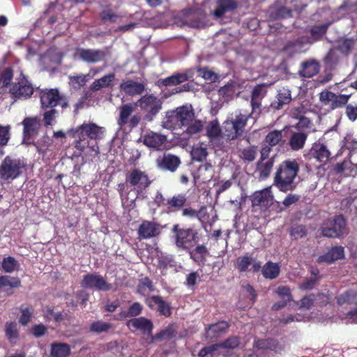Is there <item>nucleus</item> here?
<instances>
[{
	"label": "nucleus",
	"mask_w": 357,
	"mask_h": 357,
	"mask_svg": "<svg viewBox=\"0 0 357 357\" xmlns=\"http://www.w3.org/2000/svg\"><path fill=\"white\" fill-rule=\"evenodd\" d=\"M73 137L80 136L82 139H97L101 138L103 133V128L98 126L95 123H83L71 130Z\"/></svg>",
	"instance_id": "4468645a"
},
{
	"label": "nucleus",
	"mask_w": 357,
	"mask_h": 357,
	"mask_svg": "<svg viewBox=\"0 0 357 357\" xmlns=\"http://www.w3.org/2000/svg\"><path fill=\"white\" fill-rule=\"evenodd\" d=\"M115 79V74L111 73L105 75L101 78L96 79L89 86V90L92 92H96L102 88L108 87Z\"/></svg>",
	"instance_id": "f704fd0d"
},
{
	"label": "nucleus",
	"mask_w": 357,
	"mask_h": 357,
	"mask_svg": "<svg viewBox=\"0 0 357 357\" xmlns=\"http://www.w3.org/2000/svg\"><path fill=\"white\" fill-rule=\"evenodd\" d=\"M119 89L126 94L134 96L141 95L145 90V86L143 83L137 82L133 80H128L122 82L119 85Z\"/></svg>",
	"instance_id": "cd10ccee"
},
{
	"label": "nucleus",
	"mask_w": 357,
	"mask_h": 357,
	"mask_svg": "<svg viewBox=\"0 0 357 357\" xmlns=\"http://www.w3.org/2000/svg\"><path fill=\"white\" fill-rule=\"evenodd\" d=\"M39 97L43 108H54L61 106L62 109H66L69 107L67 97L61 93L56 88L40 89Z\"/></svg>",
	"instance_id": "0eeeda50"
},
{
	"label": "nucleus",
	"mask_w": 357,
	"mask_h": 357,
	"mask_svg": "<svg viewBox=\"0 0 357 357\" xmlns=\"http://www.w3.org/2000/svg\"><path fill=\"white\" fill-rule=\"evenodd\" d=\"M21 314L19 318V322L22 326H26L31 320L34 310L31 306L24 307L21 305L20 307Z\"/></svg>",
	"instance_id": "8fccbe9b"
},
{
	"label": "nucleus",
	"mask_w": 357,
	"mask_h": 357,
	"mask_svg": "<svg viewBox=\"0 0 357 357\" xmlns=\"http://www.w3.org/2000/svg\"><path fill=\"white\" fill-rule=\"evenodd\" d=\"M126 324L130 330L139 331L147 335H151L153 329L151 320L144 317L131 319L127 321Z\"/></svg>",
	"instance_id": "a211bd4d"
},
{
	"label": "nucleus",
	"mask_w": 357,
	"mask_h": 357,
	"mask_svg": "<svg viewBox=\"0 0 357 357\" xmlns=\"http://www.w3.org/2000/svg\"><path fill=\"white\" fill-rule=\"evenodd\" d=\"M335 49L344 56H348L354 46V40L352 38H342L337 41Z\"/></svg>",
	"instance_id": "c03bdc74"
},
{
	"label": "nucleus",
	"mask_w": 357,
	"mask_h": 357,
	"mask_svg": "<svg viewBox=\"0 0 357 357\" xmlns=\"http://www.w3.org/2000/svg\"><path fill=\"white\" fill-rule=\"evenodd\" d=\"M191 77L187 73H176L161 79V83L165 86L178 85L188 80Z\"/></svg>",
	"instance_id": "a19ab883"
},
{
	"label": "nucleus",
	"mask_w": 357,
	"mask_h": 357,
	"mask_svg": "<svg viewBox=\"0 0 357 357\" xmlns=\"http://www.w3.org/2000/svg\"><path fill=\"white\" fill-rule=\"evenodd\" d=\"M240 344V338L238 336H230L225 341L218 343L219 348L236 349Z\"/></svg>",
	"instance_id": "bf43d9fd"
},
{
	"label": "nucleus",
	"mask_w": 357,
	"mask_h": 357,
	"mask_svg": "<svg viewBox=\"0 0 357 357\" xmlns=\"http://www.w3.org/2000/svg\"><path fill=\"white\" fill-rule=\"evenodd\" d=\"M176 328L174 324L168 325L165 329L155 334L153 340L160 341L165 339L170 340L176 335Z\"/></svg>",
	"instance_id": "a18cd8bd"
},
{
	"label": "nucleus",
	"mask_w": 357,
	"mask_h": 357,
	"mask_svg": "<svg viewBox=\"0 0 357 357\" xmlns=\"http://www.w3.org/2000/svg\"><path fill=\"white\" fill-rule=\"evenodd\" d=\"M195 116L191 105H183L166 112L162 121L163 127L168 130L181 129L192 123Z\"/></svg>",
	"instance_id": "f03ea898"
},
{
	"label": "nucleus",
	"mask_w": 357,
	"mask_h": 357,
	"mask_svg": "<svg viewBox=\"0 0 357 357\" xmlns=\"http://www.w3.org/2000/svg\"><path fill=\"white\" fill-rule=\"evenodd\" d=\"M70 352V347L66 343L53 342L51 344L50 355L52 357H68Z\"/></svg>",
	"instance_id": "e433bc0d"
},
{
	"label": "nucleus",
	"mask_w": 357,
	"mask_h": 357,
	"mask_svg": "<svg viewBox=\"0 0 357 357\" xmlns=\"http://www.w3.org/2000/svg\"><path fill=\"white\" fill-rule=\"evenodd\" d=\"M221 132L222 130L217 121H211L206 128L207 136L209 138H218V137L220 136Z\"/></svg>",
	"instance_id": "13d9d810"
},
{
	"label": "nucleus",
	"mask_w": 357,
	"mask_h": 357,
	"mask_svg": "<svg viewBox=\"0 0 357 357\" xmlns=\"http://www.w3.org/2000/svg\"><path fill=\"white\" fill-rule=\"evenodd\" d=\"M344 257V250L342 246H335L330 249L324 255H320L317 261L319 264L326 263L332 264L333 262L343 259Z\"/></svg>",
	"instance_id": "5701e85b"
},
{
	"label": "nucleus",
	"mask_w": 357,
	"mask_h": 357,
	"mask_svg": "<svg viewBox=\"0 0 357 357\" xmlns=\"http://www.w3.org/2000/svg\"><path fill=\"white\" fill-rule=\"evenodd\" d=\"M112 328V324L102 321L93 322L90 326V331L96 333L107 332Z\"/></svg>",
	"instance_id": "864d4df0"
},
{
	"label": "nucleus",
	"mask_w": 357,
	"mask_h": 357,
	"mask_svg": "<svg viewBox=\"0 0 357 357\" xmlns=\"http://www.w3.org/2000/svg\"><path fill=\"white\" fill-rule=\"evenodd\" d=\"M5 335L11 344H15L19 338V331L15 321L6 322L5 324Z\"/></svg>",
	"instance_id": "79ce46f5"
},
{
	"label": "nucleus",
	"mask_w": 357,
	"mask_h": 357,
	"mask_svg": "<svg viewBox=\"0 0 357 357\" xmlns=\"http://www.w3.org/2000/svg\"><path fill=\"white\" fill-rule=\"evenodd\" d=\"M270 149L268 148L261 149L260 158L256 163V173L258 174V178L260 181L267 179L271 174L275 163V158H269Z\"/></svg>",
	"instance_id": "f8f14e48"
},
{
	"label": "nucleus",
	"mask_w": 357,
	"mask_h": 357,
	"mask_svg": "<svg viewBox=\"0 0 357 357\" xmlns=\"http://www.w3.org/2000/svg\"><path fill=\"white\" fill-rule=\"evenodd\" d=\"M352 304L356 305L354 310L348 312L346 314L347 319L351 324H357V291H354L352 293Z\"/></svg>",
	"instance_id": "69168bd1"
},
{
	"label": "nucleus",
	"mask_w": 357,
	"mask_h": 357,
	"mask_svg": "<svg viewBox=\"0 0 357 357\" xmlns=\"http://www.w3.org/2000/svg\"><path fill=\"white\" fill-rule=\"evenodd\" d=\"M186 133L192 135L201 132L203 129V123L201 120L192 121V123L186 126Z\"/></svg>",
	"instance_id": "338daca9"
},
{
	"label": "nucleus",
	"mask_w": 357,
	"mask_h": 357,
	"mask_svg": "<svg viewBox=\"0 0 357 357\" xmlns=\"http://www.w3.org/2000/svg\"><path fill=\"white\" fill-rule=\"evenodd\" d=\"M172 230L175 234L176 245L182 250H190L199 241L198 231L193 228H180L174 225Z\"/></svg>",
	"instance_id": "423d86ee"
},
{
	"label": "nucleus",
	"mask_w": 357,
	"mask_h": 357,
	"mask_svg": "<svg viewBox=\"0 0 357 357\" xmlns=\"http://www.w3.org/2000/svg\"><path fill=\"white\" fill-rule=\"evenodd\" d=\"M145 288H147L150 291H153L155 289L152 280L148 277H145L140 281L137 288V293L144 295Z\"/></svg>",
	"instance_id": "680f3d73"
},
{
	"label": "nucleus",
	"mask_w": 357,
	"mask_h": 357,
	"mask_svg": "<svg viewBox=\"0 0 357 357\" xmlns=\"http://www.w3.org/2000/svg\"><path fill=\"white\" fill-rule=\"evenodd\" d=\"M352 163L347 160H344L342 162L337 163L333 166V170L335 174H344L345 176H348L347 171L351 168Z\"/></svg>",
	"instance_id": "052dcab7"
},
{
	"label": "nucleus",
	"mask_w": 357,
	"mask_h": 357,
	"mask_svg": "<svg viewBox=\"0 0 357 357\" xmlns=\"http://www.w3.org/2000/svg\"><path fill=\"white\" fill-rule=\"evenodd\" d=\"M26 166L24 159L7 155L0 165V178L4 181H13L22 174Z\"/></svg>",
	"instance_id": "39448f33"
},
{
	"label": "nucleus",
	"mask_w": 357,
	"mask_h": 357,
	"mask_svg": "<svg viewBox=\"0 0 357 357\" xmlns=\"http://www.w3.org/2000/svg\"><path fill=\"white\" fill-rule=\"evenodd\" d=\"M190 259L197 264H204L208 255L207 248L204 245H198L193 250H188Z\"/></svg>",
	"instance_id": "c9c22d12"
},
{
	"label": "nucleus",
	"mask_w": 357,
	"mask_h": 357,
	"mask_svg": "<svg viewBox=\"0 0 357 357\" xmlns=\"http://www.w3.org/2000/svg\"><path fill=\"white\" fill-rule=\"evenodd\" d=\"M319 63L315 59H310L301 63L299 75L301 77L310 78L319 72Z\"/></svg>",
	"instance_id": "a878e982"
},
{
	"label": "nucleus",
	"mask_w": 357,
	"mask_h": 357,
	"mask_svg": "<svg viewBox=\"0 0 357 357\" xmlns=\"http://www.w3.org/2000/svg\"><path fill=\"white\" fill-rule=\"evenodd\" d=\"M267 84H261L253 88L251 93V106L253 112L260 109L261 100L267 93Z\"/></svg>",
	"instance_id": "393cba45"
},
{
	"label": "nucleus",
	"mask_w": 357,
	"mask_h": 357,
	"mask_svg": "<svg viewBox=\"0 0 357 357\" xmlns=\"http://www.w3.org/2000/svg\"><path fill=\"white\" fill-rule=\"evenodd\" d=\"M69 84L74 89L79 90L86 84V80L84 77H82L81 75H70L68 77Z\"/></svg>",
	"instance_id": "0e129e2a"
},
{
	"label": "nucleus",
	"mask_w": 357,
	"mask_h": 357,
	"mask_svg": "<svg viewBox=\"0 0 357 357\" xmlns=\"http://www.w3.org/2000/svg\"><path fill=\"white\" fill-rule=\"evenodd\" d=\"M143 307L139 302L133 303L126 311H121L119 316L122 318L132 317L139 315L142 312Z\"/></svg>",
	"instance_id": "de8ad7c7"
},
{
	"label": "nucleus",
	"mask_w": 357,
	"mask_h": 357,
	"mask_svg": "<svg viewBox=\"0 0 357 357\" xmlns=\"http://www.w3.org/2000/svg\"><path fill=\"white\" fill-rule=\"evenodd\" d=\"M156 309L160 314L165 317H170L172 313L170 303L164 301L163 298H162Z\"/></svg>",
	"instance_id": "774afa93"
},
{
	"label": "nucleus",
	"mask_w": 357,
	"mask_h": 357,
	"mask_svg": "<svg viewBox=\"0 0 357 357\" xmlns=\"http://www.w3.org/2000/svg\"><path fill=\"white\" fill-rule=\"evenodd\" d=\"M160 234L159 225L155 222L144 220L138 229L139 237L141 239H147L155 237Z\"/></svg>",
	"instance_id": "aec40b11"
},
{
	"label": "nucleus",
	"mask_w": 357,
	"mask_h": 357,
	"mask_svg": "<svg viewBox=\"0 0 357 357\" xmlns=\"http://www.w3.org/2000/svg\"><path fill=\"white\" fill-rule=\"evenodd\" d=\"M208 151L205 147H193L191 151V157L194 161L203 162L206 159Z\"/></svg>",
	"instance_id": "5fc2aeb1"
},
{
	"label": "nucleus",
	"mask_w": 357,
	"mask_h": 357,
	"mask_svg": "<svg viewBox=\"0 0 357 357\" xmlns=\"http://www.w3.org/2000/svg\"><path fill=\"white\" fill-rule=\"evenodd\" d=\"M280 268L277 263L271 261L266 262L262 267L261 273L266 279L273 280L278 277Z\"/></svg>",
	"instance_id": "ea45409f"
},
{
	"label": "nucleus",
	"mask_w": 357,
	"mask_h": 357,
	"mask_svg": "<svg viewBox=\"0 0 357 357\" xmlns=\"http://www.w3.org/2000/svg\"><path fill=\"white\" fill-rule=\"evenodd\" d=\"M167 141L165 135L151 132L143 137V143L146 146L159 149Z\"/></svg>",
	"instance_id": "473e14b6"
},
{
	"label": "nucleus",
	"mask_w": 357,
	"mask_h": 357,
	"mask_svg": "<svg viewBox=\"0 0 357 357\" xmlns=\"http://www.w3.org/2000/svg\"><path fill=\"white\" fill-rule=\"evenodd\" d=\"M299 171L300 166L296 159L282 161L278 166L274 174V185L281 192L293 191L297 185L294 181Z\"/></svg>",
	"instance_id": "f257e3e1"
},
{
	"label": "nucleus",
	"mask_w": 357,
	"mask_h": 357,
	"mask_svg": "<svg viewBox=\"0 0 357 357\" xmlns=\"http://www.w3.org/2000/svg\"><path fill=\"white\" fill-rule=\"evenodd\" d=\"M309 154L317 161L324 163L328 160L331 155V153L326 146L321 143H314Z\"/></svg>",
	"instance_id": "c85d7f7f"
},
{
	"label": "nucleus",
	"mask_w": 357,
	"mask_h": 357,
	"mask_svg": "<svg viewBox=\"0 0 357 357\" xmlns=\"http://www.w3.org/2000/svg\"><path fill=\"white\" fill-rule=\"evenodd\" d=\"M20 264L13 257H4L1 262V268L6 273H13L17 270Z\"/></svg>",
	"instance_id": "3c124183"
},
{
	"label": "nucleus",
	"mask_w": 357,
	"mask_h": 357,
	"mask_svg": "<svg viewBox=\"0 0 357 357\" xmlns=\"http://www.w3.org/2000/svg\"><path fill=\"white\" fill-rule=\"evenodd\" d=\"M187 202L185 194H177L167 199L165 207L168 212L175 213L183 209Z\"/></svg>",
	"instance_id": "b1692460"
},
{
	"label": "nucleus",
	"mask_w": 357,
	"mask_h": 357,
	"mask_svg": "<svg viewBox=\"0 0 357 357\" xmlns=\"http://www.w3.org/2000/svg\"><path fill=\"white\" fill-rule=\"evenodd\" d=\"M273 195L270 188H266L255 191L250 196L252 206H259L261 208H268L273 204Z\"/></svg>",
	"instance_id": "dca6fc26"
},
{
	"label": "nucleus",
	"mask_w": 357,
	"mask_h": 357,
	"mask_svg": "<svg viewBox=\"0 0 357 357\" xmlns=\"http://www.w3.org/2000/svg\"><path fill=\"white\" fill-rule=\"evenodd\" d=\"M253 259L248 255L238 257L236 261V268L240 273L248 271V267L252 264Z\"/></svg>",
	"instance_id": "6e6d98bb"
},
{
	"label": "nucleus",
	"mask_w": 357,
	"mask_h": 357,
	"mask_svg": "<svg viewBox=\"0 0 357 357\" xmlns=\"http://www.w3.org/2000/svg\"><path fill=\"white\" fill-rule=\"evenodd\" d=\"M229 328V324L226 321H220L215 324H210L205 328V337L207 340L213 341L225 333Z\"/></svg>",
	"instance_id": "6ab92c4d"
},
{
	"label": "nucleus",
	"mask_w": 357,
	"mask_h": 357,
	"mask_svg": "<svg viewBox=\"0 0 357 357\" xmlns=\"http://www.w3.org/2000/svg\"><path fill=\"white\" fill-rule=\"evenodd\" d=\"M251 114H241L236 115L234 119L226 120L223 123L222 134L228 141H231L241 137L245 129Z\"/></svg>",
	"instance_id": "7ed1b4c3"
},
{
	"label": "nucleus",
	"mask_w": 357,
	"mask_h": 357,
	"mask_svg": "<svg viewBox=\"0 0 357 357\" xmlns=\"http://www.w3.org/2000/svg\"><path fill=\"white\" fill-rule=\"evenodd\" d=\"M133 111L134 107L130 103L122 105L119 107V115L117 119V123L120 128L127 126L130 130H132L138 126L142 117L139 114H135L131 116Z\"/></svg>",
	"instance_id": "9b49d317"
},
{
	"label": "nucleus",
	"mask_w": 357,
	"mask_h": 357,
	"mask_svg": "<svg viewBox=\"0 0 357 357\" xmlns=\"http://www.w3.org/2000/svg\"><path fill=\"white\" fill-rule=\"evenodd\" d=\"M238 6V3L236 0H218L213 14L216 17H221L226 13L234 11Z\"/></svg>",
	"instance_id": "7c9ffc66"
},
{
	"label": "nucleus",
	"mask_w": 357,
	"mask_h": 357,
	"mask_svg": "<svg viewBox=\"0 0 357 357\" xmlns=\"http://www.w3.org/2000/svg\"><path fill=\"white\" fill-rule=\"evenodd\" d=\"M181 210L183 216L197 218L202 222L206 220L205 215L206 213V208L205 206L201 207L199 211H196L192 208H183Z\"/></svg>",
	"instance_id": "49530a36"
},
{
	"label": "nucleus",
	"mask_w": 357,
	"mask_h": 357,
	"mask_svg": "<svg viewBox=\"0 0 357 357\" xmlns=\"http://www.w3.org/2000/svg\"><path fill=\"white\" fill-rule=\"evenodd\" d=\"M22 282L19 278L10 275H0V293L4 292L10 296L13 294L11 289L19 288Z\"/></svg>",
	"instance_id": "4be33fe9"
},
{
	"label": "nucleus",
	"mask_w": 357,
	"mask_h": 357,
	"mask_svg": "<svg viewBox=\"0 0 357 357\" xmlns=\"http://www.w3.org/2000/svg\"><path fill=\"white\" fill-rule=\"evenodd\" d=\"M13 78V70L11 68H5L0 75V82L2 83L3 87H8L10 85Z\"/></svg>",
	"instance_id": "e2e57ef3"
},
{
	"label": "nucleus",
	"mask_w": 357,
	"mask_h": 357,
	"mask_svg": "<svg viewBox=\"0 0 357 357\" xmlns=\"http://www.w3.org/2000/svg\"><path fill=\"white\" fill-rule=\"evenodd\" d=\"M253 347L259 350L270 349L276 351L279 347V342L277 340L273 338L256 339L255 340Z\"/></svg>",
	"instance_id": "58836bf2"
},
{
	"label": "nucleus",
	"mask_w": 357,
	"mask_h": 357,
	"mask_svg": "<svg viewBox=\"0 0 357 357\" xmlns=\"http://www.w3.org/2000/svg\"><path fill=\"white\" fill-rule=\"evenodd\" d=\"M163 101L153 93H147L142 96L136 102L144 114V119L148 122L153 121L162 109Z\"/></svg>",
	"instance_id": "20e7f679"
},
{
	"label": "nucleus",
	"mask_w": 357,
	"mask_h": 357,
	"mask_svg": "<svg viewBox=\"0 0 357 357\" xmlns=\"http://www.w3.org/2000/svg\"><path fill=\"white\" fill-rule=\"evenodd\" d=\"M289 234L295 239L301 238L307 236V229L305 225H296L291 227Z\"/></svg>",
	"instance_id": "4d7b16f0"
},
{
	"label": "nucleus",
	"mask_w": 357,
	"mask_h": 357,
	"mask_svg": "<svg viewBox=\"0 0 357 357\" xmlns=\"http://www.w3.org/2000/svg\"><path fill=\"white\" fill-rule=\"evenodd\" d=\"M340 61V56L335 48H331L328 50L324 59L325 65L331 68H335Z\"/></svg>",
	"instance_id": "09e8293b"
},
{
	"label": "nucleus",
	"mask_w": 357,
	"mask_h": 357,
	"mask_svg": "<svg viewBox=\"0 0 357 357\" xmlns=\"http://www.w3.org/2000/svg\"><path fill=\"white\" fill-rule=\"evenodd\" d=\"M328 28V24H327L313 26L310 30V37H302L301 38V43L312 44L313 43L321 40L323 37L326 35Z\"/></svg>",
	"instance_id": "c756f323"
},
{
	"label": "nucleus",
	"mask_w": 357,
	"mask_h": 357,
	"mask_svg": "<svg viewBox=\"0 0 357 357\" xmlns=\"http://www.w3.org/2000/svg\"><path fill=\"white\" fill-rule=\"evenodd\" d=\"M157 163L160 169L174 172L180 166L181 161L178 156L168 153L164 154L160 160L158 159Z\"/></svg>",
	"instance_id": "412c9836"
},
{
	"label": "nucleus",
	"mask_w": 357,
	"mask_h": 357,
	"mask_svg": "<svg viewBox=\"0 0 357 357\" xmlns=\"http://www.w3.org/2000/svg\"><path fill=\"white\" fill-rule=\"evenodd\" d=\"M291 91L287 88L280 89L276 96V99L271 104V107L279 110L283 107L284 105L289 104L291 101Z\"/></svg>",
	"instance_id": "2f4dec72"
},
{
	"label": "nucleus",
	"mask_w": 357,
	"mask_h": 357,
	"mask_svg": "<svg viewBox=\"0 0 357 357\" xmlns=\"http://www.w3.org/2000/svg\"><path fill=\"white\" fill-rule=\"evenodd\" d=\"M81 285L84 288L97 291H106L112 289V284L98 273H87L84 275Z\"/></svg>",
	"instance_id": "2eb2a0df"
},
{
	"label": "nucleus",
	"mask_w": 357,
	"mask_h": 357,
	"mask_svg": "<svg viewBox=\"0 0 357 357\" xmlns=\"http://www.w3.org/2000/svg\"><path fill=\"white\" fill-rule=\"evenodd\" d=\"M282 142V130H273L270 131L265 137L261 149L268 148L270 153L272 148L279 145Z\"/></svg>",
	"instance_id": "72a5a7b5"
},
{
	"label": "nucleus",
	"mask_w": 357,
	"mask_h": 357,
	"mask_svg": "<svg viewBox=\"0 0 357 357\" xmlns=\"http://www.w3.org/2000/svg\"><path fill=\"white\" fill-rule=\"evenodd\" d=\"M257 147L256 146H250L243 149L241 151V158L246 162H253L257 157Z\"/></svg>",
	"instance_id": "603ef678"
},
{
	"label": "nucleus",
	"mask_w": 357,
	"mask_h": 357,
	"mask_svg": "<svg viewBox=\"0 0 357 357\" xmlns=\"http://www.w3.org/2000/svg\"><path fill=\"white\" fill-rule=\"evenodd\" d=\"M291 16V10L285 6H278L276 4L271 8L270 17L277 20L287 18Z\"/></svg>",
	"instance_id": "37998d69"
},
{
	"label": "nucleus",
	"mask_w": 357,
	"mask_h": 357,
	"mask_svg": "<svg viewBox=\"0 0 357 357\" xmlns=\"http://www.w3.org/2000/svg\"><path fill=\"white\" fill-rule=\"evenodd\" d=\"M79 59L88 63H96L105 59L107 53L100 49L79 48L76 51Z\"/></svg>",
	"instance_id": "f3484780"
},
{
	"label": "nucleus",
	"mask_w": 357,
	"mask_h": 357,
	"mask_svg": "<svg viewBox=\"0 0 357 357\" xmlns=\"http://www.w3.org/2000/svg\"><path fill=\"white\" fill-rule=\"evenodd\" d=\"M126 181L138 195L145 191L152 183L149 174L139 168L128 171L126 174Z\"/></svg>",
	"instance_id": "6e6552de"
},
{
	"label": "nucleus",
	"mask_w": 357,
	"mask_h": 357,
	"mask_svg": "<svg viewBox=\"0 0 357 357\" xmlns=\"http://www.w3.org/2000/svg\"><path fill=\"white\" fill-rule=\"evenodd\" d=\"M34 88L27 77L22 73L10 87L9 93L14 100H26L33 94Z\"/></svg>",
	"instance_id": "1a4fd4ad"
},
{
	"label": "nucleus",
	"mask_w": 357,
	"mask_h": 357,
	"mask_svg": "<svg viewBox=\"0 0 357 357\" xmlns=\"http://www.w3.org/2000/svg\"><path fill=\"white\" fill-rule=\"evenodd\" d=\"M307 134L302 132H294L291 134L289 144L294 151H298L304 147L307 139Z\"/></svg>",
	"instance_id": "4c0bfd02"
},
{
	"label": "nucleus",
	"mask_w": 357,
	"mask_h": 357,
	"mask_svg": "<svg viewBox=\"0 0 357 357\" xmlns=\"http://www.w3.org/2000/svg\"><path fill=\"white\" fill-rule=\"evenodd\" d=\"M350 95L335 94L331 91H323L319 93V100L324 106H328L331 110L347 106Z\"/></svg>",
	"instance_id": "ddd939ff"
},
{
	"label": "nucleus",
	"mask_w": 357,
	"mask_h": 357,
	"mask_svg": "<svg viewBox=\"0 0 357 357\" xmlns=\"http://www.w3.org/2000/svg\"><path fill=\"white\" fill-rule=\"evenodd\" d=\"M24 139H29L38 135L40 122L37 118L26 117L22 121Z\"/></svg>",
	"instance_id": "bb28decb"
},
{
	"label": "nucleus",
	"mask_w": 357,
	"mask_h": 357,
	"mask_svg": "<svg viewBox=\"0 0 357 357\" xmlns=\"http://www.w3.org/2000/svg\"><path fill=\"white\" fill-rule=\"evenodd\" d=\"M320 230L323 236L340 238L347 233L346 220L342 215H336L330 224L324 222Z\"/></svg>",
	"instance_id": "9d476101"
}]
</instances>
